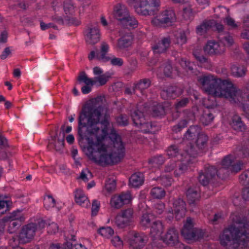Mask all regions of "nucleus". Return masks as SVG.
Masks as SVG:
<instances>
[{
    "instance_id": "nucleus-35",
    "label": "nucleus",
    "mask_w": 249,
    "mask_h": 249,
    "mask_svg": "<svg viewBox=\"0 0 249 249\" xmlns=\"http://www.w3.org/2000/svg\"><path fill=\"white\" fill-rule=\"evenodd\" d=\"M55 200L52 195H49L44 197V207L46 210H48L54 207L55 205Z\"/></svg>"
},
{
    "instance_id": "nucleus-9",
    "label": "nucleus",
    "mask_w": 249,
    "mask_h": 249,
    "mask_svg": "<svg viewBox=\"0 0 249 249\" xmlns=\"http://www.w3.org/2000/svg\"><path fill=\"white\" fill-rule=\"evenodd\" d=\"M24 220L25 218L19 210L14 211L4 217V220L8 222V232L13 233L17 231Z\"/></svg>"
},
{
    "instance_id": "nucleus-48",
    "label": "nucleus",
    "mask_w": 249,
    "mask_h": 249,
    "mask_svg": "<svg viewBox=\"0 0 249 249\" xmlns=\"http://www.w3.org/2000/svg\"><path fill=\"white\" fill-rule=\"evenodd\" d=\"M70 248V243L66 242L63 244L58 243H52L49 249H69Z\"/></svg>"
},
{
    "instance_id": "nucleus-22",
    "label": "nucleus",
    "mask_w": 249,
    "mask_h": 249,
    "mask_svg": "<svg viewBox=\"0 0 249 249\" xmlns=\"http://www.w3.org/2000/svg\"><path fill=\"white\" fill-rule=\"evenodd\" d=\"M151 85V81L149 79L144 78L141 79L134 84L133 87V92L137 93V91H140L142 95L145 94V90L147 89Z\"/></svg>"
},
{
    "instance_id": "nucleus-16",
    "label": "nucleus",
    "mask_w": 249,
    "mask_h": 249,
    "mask_svg": "<svg viewBox=\"0 0 249 249\" xmlns=\"http://www.w3.org/2000/svg\"><path fill=\"white\" fill-rule=\"evenodd\" d=\"M183 92V89L181 87L174 85L169 86L166 89L162 90L160 94L164 99H173L180 95Z\"/></svg>"
},
{
    "instance_id": "nucleus-54",
    "label": "nucleus",
    "mask_w": 249,
    "mask_h": 249,
    "mask_svg": "<svg viewBox=\"0 0 249 249\" xmlns=\"http://www.w3.org/2000/svg\"><path fill=\"white\" fill-rule=\"evenodd\" d=\"M233 161V157L231 155L226 156L221 162V165L225 168L228 169Z\"/></svg>"
},
{
    "instance_id": "nucleus-56",
    "label": "nucleus",
    "mask_w": 249,
    "mask_h": 249,
    "mask_svg": "<svg viewBox=\"0 0 249 249\" xmlns=\"http://www.w3.org/2000/svg\"><path fill=\"white\" fill-rule=\"evenodd\" d=\"M138 126L140 127L142 131L147 133L151 131L152 126L151 123L146 122L144 119V122H142V124H139Z\"/></svg>"
},
{
    "instance_id": "nucleus-61",
    "label": "nucleus",
    "mask_w": 249,
    "mask_h": 249,
    "mask_svg": "<svg viewBox=\"0 0 249 249\" xmlns=\"http://www.w3.org/2000/svg\"><path fill=\"white\" fill-rule=\"evenodd\" d=\"M165 209V205L162 202L157 203L154 205V211L158 214H161Z\"/></svg>"
},
{
    "instance_id": "nucleus-3",
    "label": "nucleus",
    "mask_w": 249,
    "mask_h": 249,
    "mask_svg": "<svg viewBox=\"0 0 249 249\" xmlns=\"http://www.w3.org/2000/svg\"><path fill=\"white\" fill-rule=\"evenodd\" d=\"M128 4L133 6L138 14L154 15L159 10L160 0H128Z\"/></svg>"
},
{
    "instance_id": "nucleus-19",
    "label": "nucleus",
    "mask_w": 249,
    "mask_h": 249,
    "mask_svg": "<svg viewBox=\"0 0 249 249\" xmlns=\"http://www.w3.org/2000/svg\"><path fill=\"white\" fill-rule=\"evenodd\" d=\"M79 82H83L86 85L82 87V92L84 94H88L91 91V87L96 83V81L89 78L84 71L80 73L77 77Z\"/></svg>"
},
{
    "instance_id": "nucleus-18",
    "label": "nucleus",
    "mask_w": 249,
    "mask_h": 249,
    "mask_svg": "<svg viewBox=\"0 0 249 249\" xmlns=\"http://www.w3.org/2000/svg\"><path fill=\"white\" fill-rule=\"evenodd\" d=\"M185 203L180 198L174 200L173 202V211L175 218L177 220H180L185 214L186 207Z\"/></svg>"
},
{
    "instance_id": "nucleus-53",
    "label": "nucleus",
    "mask_w": 249,
    "mask_h": 249,
    "mask_svg": "<svg viewBox=\"0 0 249 249\" xmlns=\"http://www.w3.org/2000/svg\"><path fill=\"white\" fill-rule=\"evenodd\" d=\"M117 124L121 126H126L128 124V117L126 115L121 114L116 118Z\"/></svg>"
},
{
    "instance_id": "nucleus-58",
    "label": "nucleus",
    "mask_w": 249,
    "mask_h": 249,
    "mask_svg": "<svg viewBox=\"0 0 249 249\" xmlns=\"http://www.w3.org/2000/svg\"><path fill=\"white\" fill-rule=\"evenodd\" d=\"M228 169L225 168L223 166L220 168L218 170L216 169V175L219 177V178L224 179L228 176Z\"/></svg>"
},
{
    "instance_id": "nucleus-12",
    "label": "nucleus",
    "mask_w": 249,
    "mask_h": 249,
    "mask_svg": "<svg viewBox=\"0 0 249 249\" xmlns=\"http://www.w3.org/2000/svg\"><path fill=\"white\" fill-rule=\"evenodd\" d=\"M216 169L213 166H207L203 171H201L198 177L200 183L204 186L208 184L209 182L216 176Z\"/></svg>"
},
{
    "instance_id": "nucleus-64",
    "label": "nucleus",
    "mask_w": 249,
    "mask_h": 249,
    "mask_svg": "<svg viewBox=\"0 0 249 249\" xmlns=\"http://www.w3.org/2000/svg\"><path fill=\"white\" fill-rule=\"evenodd\" d=\"M238 155L242 158H248L249 156V149L246 146H242L239 148Z\"/></svg>"
},
{
    "instance_id": "nucleus-20",
    "label": "nucleus",
    "mask_w": 249,
    "mask_h": 249,
    "mask_svg": "<svg viewBox=\"0 0 249 249\" xmlns=\"http://www.w3.org/2000/svg\"><path fill=\"white\" fill-rule=\"evenodd\" d=\"M114 17L118 20L120 21L122 24L123 22L125 21V19L129 15V11L127 7L121 4H117L114 7Z\"/></svg>"
},
{
    "instance_id": "nucleus-15",
    "label": "nucleus",
    "mask_w": 249,
    "mask_h": 249,
    "mask_svg": "<svg viewBox=\"0 0 249 249\" xmlns=\"http://www.w3.org/2000/svg\"><path fill=\"white\" fill-rule=\"evenodd\" d=\"M187 170V165L180 161H171L167 164L165 168L166 172H170L174 170V175L176 177H178L184 173Z\"/></svg>"
},
{
    "instance_id": "nucleus-55",
    "label": "nucleus",
    "mask_w": 249,
    "mask_h": 249,
    "mask_svg": "<svg viewBox=\"0 0 249 249\" xmlns=\"http://www.w3.org/2000/svg\"><path fill=\"white\" fill-rule=\"evenodd\" d=\"M180 66L186 71H192L193 68L191 66V63L185 58H181L179 61Z\"/></svg>"
},
{
    "instance_id": "nucleus-57",
    "label": "nucleus",
    "mask_w": 249,
    "mask_h": 249,
    "mask_svg": "<svg viewBox=\"0 0 249 249\" xmlns=\"http://www.w3.org/2000/svg\"><path fill=\"white\" fill-rule=\"evenodd\" d=\"M240 181L244 185L249 184V170L244 171L239 177Z\"/></svg>"
},
{
    "instance_id": "nucleus-4",
    "label": "nucleus",
    "mask_w": 249,
    "mask_h": 249,
    "mask_svg": "<svg viewBox=\"0 0 249 249\" xmlns=\"http://www.w3.org/2000/svg\"><path fill=\"white\" fill-rule=\"evenodd\" d=\"M45 221L38 219L34 223L27 224L22 228L19 235V241L22 244L30 242L34 238L36 232L44 228Z\"/></svg>"
},
{
    "instance_id": "nucleus-60",
    "label": "nucleus",
    "mask_w": 249,
    "mask_h": 249,
    "mask_svg": "<svg viewBox=\"0 0 249 249\" xmlns=\"http://www.w3.org/2000/svg\"><path fill=\"white\" fill-rule=\"evenodd\" d=\"M183 16L186 19L191 18L193 16L192 9L190 6H187L183 9Z\"/></svg>"
},
{
    "instance_id": "nucleus-36",
    "label": "nucleus",
    "mask_w": 249,
    "mask_h": 249,
    "mask_svg": "<svg viewBox=\"0 0 249 249\" xmlns=\"http://www.w3.org/2000/svg\"><path fill=\"white\" fill-rule=\"evenodd\" d=\"M150 195L154 198L161 199L165 196V192L160 187H154L151 190Z\"/></svg>"
},
{
    "instance_id": "nucleus-46",
    "label": "nucleus",
    "mask_w": 249,
    "mask_h": 249,
    "mask_svg": "<svg viewBox=\"0 0 249 249\" xmlns=\"http://www.w3.org/2000/svg\"><path fill=\"white\" fill-rule=\"evenodd\" d=\"M157 181L162 185L168 187L171 185L172 179L166 176H162L157 178Z\"/></svg>"
},
{
    "instance_id": "nucleus-47",
    "label": "nucleus",
    "mask_w": 249,
    "mask_h": 249,
    "mask_svg": "<svg viewBox=\"0 0 249 249\" xmlns=\"http://www.w3.org/2000/svg\"><path fill=\"white\" fill-rule=\"evenodd\" d=\"M63 6L64 10L66 14H71L73 13L74 6L71 0H65Z\"/></svg>"
},
{
    "instance_id": "nucleus-29",
    "label": "nucleus",
    "mask_w": 249,
    "mask_h": 249,
    "mask_svg": "<svg viewBox=\"0 0 249 249\" xmlns=\"http://www.w3.org/2000/svg\"><path fill=\"white\" fill-rule=\"evenodd\" d=\"M200 128L197 125L190 126L183 136V140L191 141L200 134Z\"/></svg>"
},
{
    "instance_id": "nucleus-8",
    "label": "nucleus",
    "mask_w": 249,
    "mask_h": 249,
    "mask_svg": "<svg viewBox=\"0 0 249 249\" xmlns=\"http://www.w3.org/2000/svg\"><path fill=\"white\" fill-rule=\"evenodd\" d=\"M134 211L131 208L122 210L115 216L114 222L119 228H124L133 221Z\"/></svg>"
},
{
    "instance_id": "nucleus-38",
    "label": "nucleus",
    "mask_w": 249,
    "mask_h": 249,
    "mask_svg": "<svg viewBox=\"0 0 249 249\" xmlns=\"http://www.w3.org/2000/svg\"><path fill=\"white\" fill-rule=\"evenodd\" d=\"M124 20L125 21H124L121 24L123 26L126 28L132 27L135 28L137 27L138 21L133 16H130L129 15Z\"/></svg>"
},
{
    "instance_id": "nucleus-44",
    "label": "nucleus",
    "mask_w": 249,
    "mask_h": 249,
    "mask_svg": "<svg viewBox=\"0 0 249 249\" xmlns=\"http://www.w3.org/2000/svg\"><path fill=\"white\" fill-rule=\"evenodd\" d=\"M175 36L176 38L177 43L182 45L185 44L187 41V37L184 31L177 32Z\"/></svg>"
},
{
    "instance_id": "nucleus-1",
    "label": "nucleus",
    "mask_w": 249,
    "mask_h": 249,
    "mask_svg": "<svg viewBox=\"0 0 249 249\" xmlns=\"http://www.w3.org/2000/svg\"><path fill=\"white\" fill-rule=\"evenodd\" d=\"M104 97L98 96L86 104L79 113L78 119L77 140L79 143L86 140L89 144L87 150L88 157L101 165L117 163L125 155V148L121 137L114 131L109 136L112 142L109 149L102 141L107 133L106 128L100 130L98 125L100 123L101 114L107 113V108L103 105Z\"/></svg>"
},
{
    "instance_id": "nucleus-37",
    "label": "nucleus",
    "mask_w": 249,
    "mask_h": 249,
    "mask_svg": "<svg viewBox=\"0 0 249 249\" xmlns=\"http://www.w3.org/2000/svg\"><path fill=\"white\" fill-rule=\"evenodd\" d=\"M190 103V99L187 97H183L178 99L174 105L175 110H180L181 108L185 107Z\"/></svg>"
},
{
    "instance_id": "nucleus-40",
    "label": "nucleus",
    "mask_w": 249,
    "mask_h": 249,
    "mask_svg": "<svg viewBox=\"0 0 249 249\" xmlns=\"http://www.w3.org/2000/svg\"><path fill=\"white\" fill-rule=\"evenodd\" d=\"M223 22L229 27V29H236L239 26L235 20L229 15L223 18Z\"/></svg>"
},
{
    "instance_id": "nucleus-10",
    "label": "nucleus",
    "mask_w": 249,
    "mask_h": 249,
    "mask_svg": "<svg viewBox=\"0 0 249 249\" xmlns=\"http://www.w3.org/2000/svg\"><path fill=\"white\" fill-rule=\"evenodd\" d=\"M100 36L98 22H92L87 25L85 31V38L88 44L94 45L97 43L100 40Z\"/></svg>"
},
{
    "instance_id": "nucleus-51",
    "label": "nucleus",
    "mask_w": 249,
    "mask_h": 249,
    "mask_svg": "<svg viewBox=\"0 0 249 249\" xmlns=\"http://www.w3.org/2000/svg\"><path fill=\"white\" fill-rule=\"evenodd\" d=\"M65 25H75L80 24V21L76 18L71 16H67L65 17Z\"/></svg>"
},
{
    "instance_id": "nucleus-49",
    "label": "nucleus",
    "mask_w": 249,
    "mask_h": 249,
    "mask_svg": "<svg viewBox=\"0 0 249 249\" xmlns=\"http://www.w3.org/2000/svg\"><path fill=\"white\" fill-rule=\"evenodd\" d=\"M219 38L221 41L224 42L225 44L228 46H231L234 43L232 37L228 33L224 34L221 36H219Z\"/></svg>"
},
{
    "instance_id": "nucleus-32",
    "label": "nucleus",
    "mask_w": 249,
    "mask_h": 249,
    "mask_svg": "<svg viewBox=\"0 0 249 249\" xmlns=\"http://www.w3.org/2000/svg\"><path fill=\"white\" fill-rule=\"evenodd\" d=\"M150 227V233L153 236L161 234L164 229L162 222L159 220L153 222Z\"/></svg>"
},
{
    "instance_id": "nucleus-31",
    "label": "nucleus",
    "mask_w": 249,
    "mask_h": 249,
    "mask_svg": "<svg viewBox=\"0 0 249 249\" xmlns=\"http://www.w3.org/2000/svg\"><path fill=\"white\" fill-rule=\"evenodd\" d=\"M214 116L212 111L209 109V107L203 111L201 115L200 121L204 125H208L213 120Z\"/></svg>"
},
{
    "instance_id": "nucleus-27",
    "label": "nucleus",
    "mask_w": 249,
    "mask_h": 249,
    "mask_svg": "<svg viewBox=\"0 0 249 249\" xmlns=\"http://www.w3.org/2000/svg\"><path fill=\"white\" fill-rule=\"evenodd\" d=\"M230 125L234 130L238 131H243L246 128V126L242 121L241 118L237 115H234L232 117Z\"/></svg>"
},
{
    "instance_id": "nucleus-59",
    "label": "nucleus",
    "mask_w": 249,
    "mask_h": 249,
    "mask_svg": "<svg viewBox=\"0 0 249 249\" xmlns=\"http://www.w3.org/2000/svg\"><path fill=\"white\" fill-rule=\"evenodd\" d=\"M173 71L172 66L169 61L166 62L165 63L163 67V73L164 75L167 77L171 76Z\"/></svg>"
},
{
    "instance_id": "nucleus-52",
    "label": "nucleus",
    "mask_w": 249,
    "mask_h": 249,
    "mask_svg": "<svg viewBox=\"0 0 249 249\" xmlns=\"http://www.w3.org/2000/svg\"><path fill=\"white\" fill-rule=\"evenodd\" d=\"M105 189L109 193L115 191L116 189V181L114 179L110 178L108 179L106 181L105 185Z\"/></svg>"
},
{
    "instance_id": "nucleus-42",
    "label": "nucleus",
    "mask_w": 249,
    "mask_h": 249,
    "mask_svg": "<svg viewBox=\"0 0 249 249\" xmlns=\"http://www.w3.org/2000/svg\"><path fill=\"white\" fill-rule=\"evenodd\" d=\"M167 154L170 158L177 157L180 153L178 147L176 145L170 146L167 150Z\"/></svg>"
},
{
    "instance_id": "nucleus-41",
    "label": "nucleus",
    "mask_w": 249,
    "mask_h": 249,
    "mask_svg": "<svg viewBox=\"0 0 249 249\" xmlns=\"http://www.w3.org/2000/svg\"><path fill=\"white\" fill-rule=\"evenodd\" d=\"M98 232L105 237L109 238L114 233V231L110 227H102L99 229Z\"/></svg>"
},
{
    "instance_id": "nucleus-28",
    "label": "nucleus",
    "mask_w": 249,
    "mask_h": 249,
    "mask_svg": "<svg viewBox=\"0 0 249 249\" xmlns=\"http://www.w3.org/2000/svg\"><path fill=\"white\" fill-rule=\"evenodd\" d=\"M214 24V20H205L196 28V32L198 35H202L212 28Z\"/></svg>"
},
{
    "instance_id": "nucleus-30",
    "label": "nucleus",
    "mask_w": 249,
    "mask_h": 249,
    "mask_svg": "<svg viewBox=\"0 0 249 249\" xmlns=\"http://www.w3.org/2000/svg\"><path fill=\"white\" fill-rule=\"evenodd\" d=\"M130 183L134 187L142 185L144 182V176L141 173L133 174L129 178Z\"/></svg>"
},
{
    "instance_id": "nucleus-24",
    "label": "nucleus",
    "mask_w": 249,
    "mask_h": 249,
    "mask_svg": "<svg viewBox=\"0 0 249 249\" xmlns=\"http://www.w3.org/2000/svg\"><path fill=\"white\" fill-rule=\"evenodd\" d=\"M75 199L76 203L83 207L88 208L90 206V202L88 197L81 190L75 191Z\"/></svg>"
},
{
    "instance_id": "nucleus-2",
    "label": "nucleus",
    "mask_w": 249,
    "mask_h": 249,
    "mask_svg": "<svg viewBox=\"0 0 249 249\" xmlns=\"http://www.w3.org/2000/svg\"><path fill=\"white\" fill-rule=\"evenodd\" d=\"M201 89L214 97H224L232 103L243 102L249 99L247 95L243 96L229 79H221L211 74H205L198 79Z\"/></svg>"
},
{
    "instance_id": "nucleus-5",
    "label": "nucleus",
    "mask_w": 249,
    "mask_h": 249,
    "mask_svg": "<svg viewBox=\"0 0 249 249\" xmlns=\"http://www.w3.org/2000/svg\"><path fill=\"white\" fill-rule=\"evenodd\" d=\"M176 19L174 11L172 9H169L163 11L153 18L151 23L155 26L165 28L171 26Z\"/></svg>"
},
{
    "instance_id": "nucleus-14",
    "label": "nucleus",
    "mask_w": 249,
    "mask_h": 249,
    "mask_svg": "<svg viewBox=\"0 0 249 249\" xmlns=\"http://www.w3.org/2000/svg\"><path fill=\"white\" fill-rule=\"evenodd\" d=\"M171 43V38L170 36H163L152 46V49L155 54H160L165 53L169 48Z\"/></svg>"
},
{
    "instance_id": "nucleus-21",
    "label": "nucleus",
    "mask_w": 249,
    "mask_h": 249,
    "mask_svg": "<svg viewBox=\"0 0 249 249\" xmlns=\"http://www.w3.org/2000/svg\"><path fill=\"white\" fill-rule=\"evenodd\" d=\"M196 119V117L194 113L189 111L184 119H182L178 124L173 127L172 130L174 132L177 133L182 130V128L186 127L190 122H193Z\"/></svg>"
},
{
    "instance_id": "nucleus-25",
    "label": "nucleus",
    "mask_w": 249,
    "mask_h": 249,
    "mask_svg": "<svg viewBox=\"0 0 249 249\" xmlns=\"http://www.w3.org/2000/svg\"><path fill=\"white\" fill-rule=\"evenodd\" d=\"M108 45L106 42H102L101 46V53H97L96 54V59L102 62H107L110 60L111 58L108 55Z\"/></svg>"
},
{
    "instance_id": "nucleus-33",
    "label": "nucleus",
    "mask_w": 249,
    "mask_h": 249,
    "mask_svg": "<svg viewBox=\"0 0 249 249\" xmlns=\"http://www.w3.org/2000/svg\"><path fill=\"white\" fill-rule=\"evenodd\" d=\"M132 42V37L130 35L124 36L118 40L117 47L123 49L129 47Z\"/></svg>"
},
{
    "instance_id": "nucleus-13",
    "label": "nucleus",
    "mask_w": 249,
    "mask_h": 249,
    "mask_svg": "<svg viewBox=\"0 0 249 249\" xmlns=\"http://www.w3.org/2000/svg\"><path fill=\"white\" fill-rule=\"evenodd\" d=\"M204 50L205 53L210 55L219 54L225 52V47L223 43L210 40L208 41Z\"/></svg>"
},
{
    "instance_id": "nucleus-17",
    "label": "nucleus",
    "mask_w": 249,
    "mask_h": 249,
    "mask_svg": "<svg viewBox=\"0 0 249 249\" xmlns=\"http://www.w3.org/2000/svg\"><path fill=\"white\" fill-rule=\"evenodd\" d=\"M194 226V219L190 217H187L181 231V235L185 239L193 240L194 238V231L196 228Z\"/></svg>"
},
{
    "instance_id": "nucleus-26",
    "label": "nucleus",
    "mask_w": 249,
    "mask_h": 249,
    "mask_svg": "<svg viewBox=\"0 0 249 249\" xmlns=\"http://www.w3.org/2000/svg\"><path fill=\"white\" fill-rule=\"evenodd\" d=\"M199 190L198 188H190L186 192V197L190 204H194L200 197Z\"/></svg>"
},
{
    "instance_id": "nucleus-43",
    "label": "nucleus",
    "mask_w": 249,
    "mask_h": 249,
    "mask_svg": "<svg viewBox=\"0 0 249 249\" xmlns=\"http://www.w3.org/2000/svg\"><path fill=\"white\" fill-rule=\"evenodd\" d=\"M110 205L116 209H119L124 205L119 196H114L112 197L110 200Z\"/></svg>"
},
{
    "instance_id": "nucleus-34",
    "label": "nucleus",
    "mask_w": 249,
    "mask_h": 249,
    "mask_svg": "<svg viewBox=\"0 0 249 249\" xmlns=\"http://www.w3.org/2000/svg\"><path fill=\"white\" fill-rule=\"evenodd\" d=\"M231 74L237 77L243 76L245 75L247 71L246 68L243 66H238L235 64H232L231 68Z\"/></svg>"
},
{
    "instance_id": "nucleus-11",
    "label": "nucleus",
    "mask_w": 249,
    "mask_h": 249,
    "mask_svg": "<svg viewBox=\"0 0 249 249\" xmlns=\"http://www.w3.org/2000/svg\"><path fill=\"white\" fill-rule=\"evenodd\" d=\"M161 239L163 242L168 246L179 247L184 249H191L189 247L185 246L179 242L178 233L175 228H169L165 234L162 236Z\"/></svg>"
},
{
    "instance_id": "nucleus-50",
    "label": "nucleus",
    "mask_w": 249,
    "mask_h": 249,
    "mask_svg": "<svg viewBox=\"0 0 249 249\" xmlns=\"http://www.w3.org/2000/svg\"><path fill=\"white\" fill-rule=\"evenodd\" d=\"M151 215L149 214L145 213L142 215L141 220V224L145 228L151 227Z\"/></svg>"
},
{
    "instance_id": "nucleus-62",
    "label": "nucleus",
    "mask_w": 249,
    "mask_h": 249,
    "mask_svg": "<svg viewBox=\"0 0 249 249\" xmlns=\"http://www.w3.org/2000/svg\"><path fill=\"white\" fill-rule=\"evenodd\" d=\"M121 198L123 204H128L131 199V195L129 192L122 193L121 194L119 195Z\"/></svg>"
},
{
    "instance_id": "nucleus-63",
    "label": "nucleus",
    "mask_w": 249,
    "mask_h": 249,
    "mask_svg": "<svg viewBox=\"0 0 249 249\" xmlns=\"http://www.w3.org/2000/svg\"><path fill=\"white\" fill-rule=\"evenodd\" d=\"M100 203L97 200H94L92 202L91 207V214L92 216L96 215L99 210Z\"/></svg>"
},
{
    "instance_id": "nucleus-39",
    "label": "nucleus",
    "mask_w": 249,
    "mask_h": 249,
    "mask_svg": "<svg viewBox=\"0 0 249 249\" xmlns=\"http://www.w3.org/2000/svg\"><path fill=\"white\" fill-rule=\"evenodd\" d=\"M53 143H50V145L53 144L54 149L60 153H62L64 147V139L56 140V136L53 138Z\"/></svg>"
},
{
    "instance_id": "nucleus-6",
    "label": "nucleus",
    "mask_w": 249,
    "mask_h": 249,
    "mask_svg": "<svg viewBox=\"0 0 249 249\" xmlns=\"http://www.w3.org/2000/svg\"><path fill=\"white\" fill-rule=\"evenodd\" d=\"M208 136L204 133H200L197 137L196 141V148L192 143H186V146L184 150L186 156L190 157H196L198 153V149L204 150L208 146Z\"/></svg>"
},
{
    "instance_id": "nucleus-45",
    "label": "nucleus",
    "mask_w": 249,
    "mask_h": 249,
    "mask_svg": "<svg viewBox=\"0 0 249 249\" xmlns=\"http://www.w3.org/2000/svg\"><path fill=\"white\" fill-rule=\"evenodd\" d=\"M165 114V109L162 105L157 104L154 106L153 108V115L160 116Z\"/></svg>"
},
{
    "instance_id": "nucleus-7",
    "label": "nucleus",
    "mask_w": 249,
    "mask_h": 249,
    "mask_svg": "<svg viewBox=\"0 0 249 249\" xmlns=\"http://www.w3.org/2000/svg\"><path fill=\"white\" fill-rule=\"evenodd\" d=\"M125 239L132 249H141L147 242L148 238L143 233L131 231L125 235Z\"/></svg>"
},
{
    "instance_id": "nucleus-23",
    "label": "nucleus",
    "mask_w": 249,
    "mask_h": 249,
    "mask_svg": "<svg viewBox=\"0 0 249 249\" xmlns=\"http://www.w3.org/2000/svg\"><path fill=\"white\" fill-rule=\"evenodd\" d=\"M138 107L131 111V117L134 124L136 126H138L139 124H142V122H144V112L146 111L145 110H141Z\"/></svg>"
}]
</instances>
